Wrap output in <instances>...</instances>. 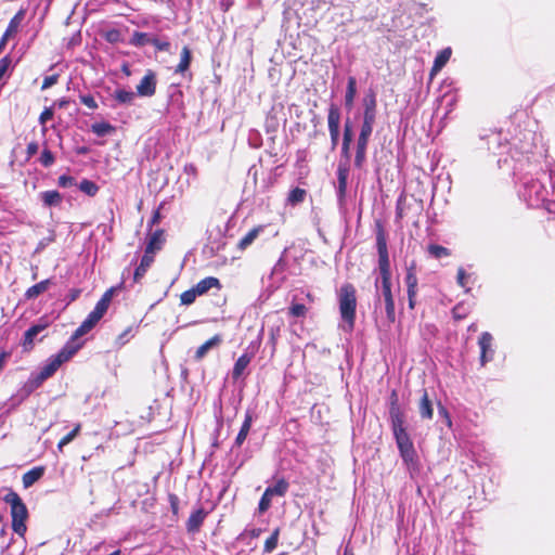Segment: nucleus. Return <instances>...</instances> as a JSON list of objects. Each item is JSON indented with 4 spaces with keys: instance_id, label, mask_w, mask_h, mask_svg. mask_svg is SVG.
I'll return each mask as SVG.
<instances>
[{
    "instance_id": "1",
    "label": "nucleus",
    "mask_w": 555,
    "mask_h": 555,
    "mask_svg": "<svg viewBox=\"0 0 555 555\" xmlns=\"http://www.w3.org/2000/svg\"><path fill=\"white\" fill-rule=\"evenodd\" d=\"M376 249L380 274V292L385 304L386 317L390 324L396 321L395 299L391 292V269L387 246V233L382 220H375Z\"/></svg>"
},
{
    "instance_id": "2",
    "label": "nucleus",
    "mask_w": 555,
    "mask_h": 555,
    "mask_svg": "<svg viewBox=\"0 0 555 555\" xmlns=\"http://www.w3.org/2000/svg\"><path fill=\"white\" fill-rule=\"evenodd\" d=\"M338 305L343 330L350 333L354 328L357 314V289L353 284L345 283L338 291Z\"/></svg>"
},
{
    "instance_id": "3",
    "label": "nucleus",
    "mask_w": 555,
    "mask_h": 555,
    "mask_svg": "<svg viewBox=\"0 0 555 555\" xmlns=\"http://www.w3.org/2000/svg\"><path fill=\"white\" fill-rule=\"evenodd\" d=\"M114 295V288L111 287L102 295L100 300L95 304L93 310L87 315L81 324L75 330L74 338H80L83 335L91 332L96 324L101 321L104 314L107 312Z\"/></svg>"
},
{
    "instance_id": "4",
    "label": "nucleus",
    "mask_w": 555,
    "mask_h": 555,
    "mask_svg": "<svg viewBox=\"0 0 555 555\" xmlns=\"http://www.w3.org/2000/svg\"><path fill=\"white\" fill-rule=\"evenodd\" d=\"M3 500L11 507L13 531L20 537H24L27 530L26 520L28 518V511L25 503L15 491L7 493Z\"/></svg>"
},
{
    "instance_id": "5",
    "label": "nucleus",
    "mask_w": 555,
    "mask_h": 555,
    "mask_svg": "<svg viewBox=\"0 0 555 555\" xmlns=\"http://www.w3.org/2000/svg\"><path fill=\"white\" fill-rule=\"evenodd\" d=\"M391 429L403 462L408 465L415 464L417 454L413 441L406 431L405 421L391 424Z\"/></svg>"
},
{
    "instance_id": "6",
    "label": "nucleus",
    "mask_w": 555,
    "mask_h": 555,
    "mask_svg": "<svg viewBox=\"0 0 555 555\" xmlns=\"http://www.w3.org/2000/svg\"><path fill=\"white\" fill-rule=\"evenodd\" d=\"M50 326V322L42 317L38 322L31 325L25 333L21 343L23 352H30L35 347V338Z\"/></svg>"
},
{
    "instance_id": "7",
    "label": "nucleus",
    "mask_w": 555,
    "mask_h": 555,
    "mask_svg": "<svg viewBox=\"0 0 555 555\" xmlns=\"http://www.w3.org/2000/svg\"><path fill=\"white\" fill-rule=\"evenodd\" d=\"M327 126L331 135V146L335 150L339 140L340 111L336 104H331L327 114Z\"/></svg>"
},
{
    "instance_id": "8",
    "label": "nucleus",
    "mask_w": 555,
    "mask_h": 555,
    "mask_svg": "<svg viewBox=\"0 0 555 555\" xmlns=\"http://www.w3.org/2000/svg\"><path fill=\"white\" fill-rule=\"evenodd\" d=\"M156 74L149 69L137 86V93L140 96H153L156 93Z\"/></svg>"
},
{
    "instance_id": "9",
    "label": "nucleus",
    "mask_w": 555,
    "mask_h": 555,
    "mask_svg": "<svg viewBox=\"0 0 555 555\" xmlns=\"http://www.w3.org/2000/svg\"><path fill=\"white\" fill-rule=\"evenodd\" d=\"M493 337L489 332H483L479 336L478 345L480 348V363L485 365L493 359L494 350L492 349Z\"/></svg>"
},
{
    "instance_id": "10",
    "label": "nucleus",
    "mask_w": 555,
    "mask_h": 555,
    "mask_svg": "<svg viewBox=\"0 0 555 555\" xmlns=\"http://www.w3.org/2000/svg\"><path fill=\"white\" fill-rule=\"evenodd\" d=\"M79 338H74V334L69 340L62 347V349L54 354L62 363L69 361L83 346L82 341H78Z\"/></svg>"
},
{
    "instance_id": "11",
    "label": "nucleus",
    "mask_w": 555,
    "mask_h": 555,
    "mask_svg": "<svg viewBox=\"0 0 555 555\" xmlns=\"http://www.w3.org/2000/svg\"><path fill=\"white\" fill-rule=\"evenodd\" d=\"M209 512L205 511L203 507L192 512L185 522L186 531L192 534L199 532Z\"/></svg>"
},
{
    "instance_id": "12",
    "label": "nucleus",
    "mask_w": 555,
    "mask_h": 555,
    "mask_svg": "<svg viewBox=\"0 0 555 555\" xmlns=\"http://www.w3.org/2000/svg\"><path fill=\"white\" fill-rule=\"evenodd\" d=\"M389 418L390 424L405 421V414L399 404V397L396 389L391 391L389 397Z\"/></svg>"
},
{
    "instance_id": "13",
    "label": "nucleus",
    "mask_w": 555,
    "mask_h": 555,
    "mask_svg": "<svg viewBox=\"0 0 555 555\" xmlns=\"http://www.w3.org/2000/svg\"><path fill=\"white\" fill-rule=\"evenodd\" d=\"M165 242V231L163 229H156L149 235V240L145 246L146 254L155 255L157 251L163 249Z\"/></svg>"
},
{
    "instance_id": "14",
    "label": "nucleus",
    "mask_w": 555,
    "mask_h": 555,
    "mask_svg": "<svg viewBox=\"0 0 555 555\" xmlns=\"http://www.w3.org/2000/svg\"><path fill=\"white\" fill-rule=\"evenodd\" d=\"M155 261V255L153 254H146V250H144V255L141 258V261L139 266L135 268L133 273V282L140 283L141 280L146 274L147 270L151 268L153 262Z\"/></svg>"
},
{
    "instance_id": "15",
    "label": "nucleus",
    "mask_w": 555,
    "mask_h": 555,
    "mask_svg": "<svg viewBox=\"0 0 555 555\" xmlns=\"http://www.w3.org/2000/svg\"><path fill=\"white\" fill-rule=\"evenodd\" d=\"M266 225L258 224L250 229L238 242L236 248L240 251L246 250L259 236L260 233L264 231Z\"/></svg>"
},
{
    "instance_id": "16",
    "label": "nucleus",
    "mask_w": 555,
    "mask_h": 555,
    "mask_svg": "<svg viewBox=\"0 0 555 555\" xmlns=\"http://www.w3.org/2000/svg\"><path fill=\"white\" fill-rule=\"evenodd\" d=\"M418 412L422 420H431L434 416L433 400L429 398L425 388L422 389V396L418 402Z\"/></svg>"
},
{
    "instance_id": "17",
    "label": "nucleus",
    "mask_w": 555,
    "mask_h": 555,
    "mask_svg": "<svg viewBox=\"0 0 555 555\" xmlns=\"http://www.w3.org/2000/svg\"><path fill=\"white\" fill-rule=\"evenodd\" d=\"M349 175V168L346 164H339L337 168V195L340 202H344L347 192V180Z\"/></svg>"
},
{
    "instance_id": "18",
    "label": "nucleus",
    "mask_w": 555,
    "mask_h": 555,
    "mask_svg": "<svg viewBox=\"0 0 555 555\" xmlns=\"http://www.w3.org/2000/svg\"><path fill=\"white\" fill-rule=\"evenodd\" d=\"M198 294V296H203L207 294L211 288H217L220 291L222 288V284L218 278L207 276L201 280L195 286H193Z\"/></svg>"
},
{
    "instance_id": "19",
    "label": "nucleus",
    "mask_w": 555,
    "mask_h": 555,
    "mask_svg": "<svg viewBox=\"0 0 555 555\" xmlns=\"http://www.w3.org/2000/svg\"><path fill=\"white\" fill-rule=\"evenodd\" d=\"M221 341L222 337L219 334L212 336L196 349L194 359L196 361H201L206 356L209 349L219 346Z\"/></svg>"
},
{
    "instance_id": "20",
    "label": "nucleus",
    "mask_w": 555,
    "mask_h": 555,
    "mask_svg": "<svg viewBox=\"0 0 555 555\" xmlns=\"http://www.w3.org/2000/svg\"><path fill=\"white\" fill-rule=\"evenodd\" d=\"M451 54V48H446L437 54L430 70L431 76L436 75L444 67V65L449 62Z\"/></svg>"
},
{
    "instance_id": "21",
    "label": "nucleus",
    "mask_w": 555,
    "mask_h": 555,
    "mask_svg": "<svg viewBox=\"0 0 555 555\" xmlns=\"http://www.w3.org/2000/svg\"><path fill=\"white\" fill-rule=\"evenodd\" d=\"M253 359V354L243 353L234 363L232 370V378L237 380L244 373L245 369L248 366Z\"/></svg>"
},
{
    "instance_id": "22",
    "label": "nucleus",
    "mask_w": 555,
    "mask_h": 555,
    "mask_svg": "<svg viewBox=\"0 0 555 555\" xmlns=\"http://www.w3.org/2000/svg\"><path fill=\"white\" fill-rule=\"evenodd\" d=\"M357 95V79L353 76L348 77L347 88L345 94V106L347 109H351L354 104V99Z\"/></svg>"
},
{
    "instance_id": "23",
    "label": "nucleus",
    "mask_w": 555,
    "mask_h": 555,
    "mask_svg": "<svg viewBox=\"0 0 555 555\" xmlns=\"http://www.w3.org/2000/svg\"><path fill=\"white\" fill-rule=\"evenodd\" d=\"M43 474H44V467H42V466H37V467H34V468L29 469L28 472H26L22 477L24 488L31 487L35 482H37L43 476Z\"/></svg>"
},
{
    "instance_id": "24",
    "label": "nucleus",
    "mask_w": 555,
    "mask_h": 555,
    "mask_svg": "<svg viewBox=\"0 0 555 555\" xmlns=\"http://www.w3.org/2000/svg\"><path fill=\"white\" fill-rule=\"evenodd\" d=\"M25 17V11L20 10L9 22V25L3 33L4 36L11 38L18 33L20 26Z\"/></svg>"
},
{
    "instance_id": "25",
    "label": "nucleus",
    "mask_w": 555,
    "mask_h": 555,
    "mask_svg": "<svg viewBox=\"0 0 555 555\" xmlns=\"http://www.w3.org/2000/svg\"><path fill=\"white\" fill-rule=\"evenodd\" d=\"M192 62V52L188 46H184L181 50L180 62L176 66L175 73L184 74L191 65Z\"/></svg>"
},
{
    "instance_id": "26",
    "label": "nucleus",
    "mask_w": 555,
    "mask_h": 555,
    "mask_svg": "<svg viewBox=\"0 0 555 555\" xmlns=\"http://www.w3.org/2000/svg\"><path fill=\"white\" fill-rule=\"evenodd\" d=\"M50 285H51L50 279L40 281L39 283L27 288V291L25 292V298L28 300L37 298L38 296L43 294L49 288Z\"/></svg>"
},
{
    "instance_id": "27",
    "label": "nucleus",
    "mask_w": 555,
    "mask_h": 555,
    "mask_svg": "<svg viewBox=\"0 0 555 555\" xmlns=\"http://www.w3.org/2000/svg\"><path fill=\"white\" fill-rule=\"evenodd\" d=\"M251 424H253V415L250 412H247L245 414V418L241 426V429L235 438V444L237 447H241L244 443V441L246 440L248 433L250 430Z\"/></svg>"
},
{
    "instance_id": "28",
    "label": "nucleus",
    "mask_w": 555,
    "mask_h": 555,
    "mask_svg": "<svg viewBox=\"0 0 555 555\" xmlns=\"http://www.w3.org/2000/svg\"><path fill=\"white\" fill-rule=\"evenodd\" d=\"M405 284H406V292H417V275H416V263L412 262L406 268V274H405Z\"/></svg>"
},
{
    "instance_id": "29",
    "label": "nucleus",
    "mask_w": 555,
    "mask_h": 555,
    "mask_svg": "<svg viewBox=\"0 0 555 555\" xmlns=\"http://www.w3.org/2000/svg\"><path fill=\"white\" fill-rule=\"evenodd\" d=\"M307 195L308 192L305 189L298 186L294 188L293 190L289 191L287 195L286 204L294 207L298 204L304 203Z\"/></svg>"
},
{
    "instance_id": "30",
    "label": "nucleus",
    "mask_w": 555,
    "mask_h": 555,
    "mask_svg": "<svg viewBox=\"0 0 555 555\" xmlns=\"http://www.w3.org/2000/svg\"><path fill=\"white\" fill-rule=\"evenodd\" d=\"M352 142V128L349 121L345 124L344 127V135H343V144H341V154L347 159L350 157V144Z\"/></svg>"
},
{
    "instance_id": "31",
    "label": "nucleus",
    "mask_w": 555,
    "mask_h": 555,
    "mask_svg": "<svg viewBox=\"0 0 555 555\" xmlns=\"http://www.w3.org/2000/svg\"><path fill=\"white\" fill-rule=\"evenodd\" d=\"M41 199L44 206H59L62 203V195L56 190L46 191L41 193Z\"/></svg>"
},
{
    "instance_id": "32",
    "label": "nucleus",
    "mask_w": 555,
    "mask_h": 555,
    "mask_svg": "<svg viewBox=\"0 0 555 555\" xmlns=\"http://www.w3.org/2000/svg\"><path fill=\"white\" fill-rule=\"evenodd\" d=\"M363 112H377V95L373 89H369L363 100Z\"/></svg>"
},
{
    "instance_id": "33",
    "label": "nucleus",
    "mask_w": 555,
    "mask_h": 555,
    "mask_svg": "<svg viewBox=\"0 0 555 555\" xmlns=\"http://www.w3.org/2000/svg\"><path fill=\"white\" fill-rule=\"evenodd\" d=\"M308 307L304 304H299L296 301L295 298H293L291 306L288 307V315L296 319H304L307 317L308 313Z\"/></svg>"
},
{
    "instance_id": "34",
    "label": "nucleus",
    "mask_w": 555,
    "mask_h": 555,
    "mask_svg": "<svg viewBox=\"0 0 555 555\" xmlns=\"http://www.w3.org/2000/svg\"><path fill=\"white\" fill-rule=\"evenodd\" d=\"M153 37L154 36H151L147 33L134 31L129 43L134 47H144L146 44H152Z\"/></svg>"
},
{
    "instance_id": "35",
    "label": "nucleus",
    "mask_w": 555,
    "mask_h": 555,
    "mask_svg": "<svg viewBox=\"0 0 555 555\" xmlns=\"http://www.w3.org/2000/svg\"><path fill=\"white\" fill-rule=\"evenodd\" d=\"M63 363L55 356L49 358L47 364L41 367L40 372L47 377L50 378L55 374V372L60 369Z\"/></svg>"
},
{
    "instance_id": "36",
    "label": "nucleus",
    "mask_w": 555,
    "mask_h": 555,
    "mask_svg": "<svg viewBox=\"0 0 555 555\" xmlns=\"http://www.w3.org/2000/svg\"><path fill=\"white\" fill-rule=\"evenodd\" d=\"M115 130L116 128L106 121L95 122L91 126V131L98 137H104L106 134L115 132Z\"/></svg>"
},
{
    "instance_id": "37",
    "label": "nucleus",
    "mask_w": 555,
    "mask_h": 555,
    "mask_svg": "<svg viewBox=\"0 0 555 555\" xmlns=\"http://www.w3.org/2000/svg\"><path fill=\"white\" fill-rule=\"evenodd\" d=\"M428 254L435 259H440L451 256V250L444 246L438 244H429L427 246Z\"/></svg>"
},
{
    "instance_id": "38",
    "label": "nucleus",
    "mask_w": 555,
    "mask_h": 555,
    "mask_svg": "<svg viewBox=\"0 0 555 555\" xmlns=\"http://www.w3.org/2000/svg\"><path fill=\"white\" fill-rule=\"evenodd\" d=\"M81 430V424L77 423L74 428L66 434L57 443V450L62 452L63 448L67 446L69 442H72L80 433Z\"/></svg>"
},
{
    "instance_id": "39",
    "label": "nucleus",
    "mask_w": 555,
    "mask_h": 555,
    "mask_svg": "<svg viewBox=\"0 0 555 555\" xmlns=\"http://www.w3.org/2000/svg\"><path fill=\"white\" fill-rule=\"evenodd\" d=\"M366 143L357 142L356 156H354V166L361 169L366 159Z\"/></svg>"
},
{
    "instance_id": "40",
    "label": "nucleus",
    "mask_w": 555,
    "mask_h": 555,
    "mask_svg": "<svg viewBox=\"0 0 555 555\" xmlns=\"http://www.w3.org/2000/svg\"><path fill=\"white\" fill-rule=\"evenodd\" d=\"M280 528H275L271 535L264 541V545H263V552L264 553H272L276 546H278V543H279V538H280Z\"/></svg>"
},
{
    "instance_id": "41",
    "label": "nucleus",
    "mask_w": 555,
    "mask_h": 555,
    "mask_svg": "<svg viewBox=\"0 0 555 555\" xmlns=\"http://www.w3.org/2000/svg\"><path fill=\"white\" fill-rule=\"evenodd\" d=\"M288 482L281 478L279 479L273 487H268L267 490L274 496H284L288 490Z\"/></svg>"
},
{
    "instance_id": "42",
    "label": "nucleus",
    "mask_w": 555,
    "mask_h": 555,
    "mask_svg": "<svg viewBox=\"0 0 555 555\" xmlns=\"http://www.w3.org/2000/svg\"><path fill=\"white\" fill-rule=\"evenodd\" d=\"M134 98H135V94L132 91L117 89L114 92V99L120 104H132Z\"/></svg>"
},
{
    "instance_id": "43",
    "label": "nucleus",
    "mask_w": 555,
    "mask_h": 555,
    "mask_svg": "<svg viewBox=\"0 0 555 555\" xmlns=\"http://www.w3.org/2000/svg\"><path fill=\"white\" fill-rule=\"evenodd\" d=\"M470 313L469 307L464 302H459L452 308V315L455 321H462Z\"/></svg>"
},
{
    "instance_id": "44",
    "label": "nucleus",
    "mask_w": 555,
    "mask_h": 555,
    "mask_svg": "<svg viewBox=\"0 0 555 555\" xmlns=\"http://www.w3.org/2000/svg\"><path fill=\"white\" fill-rule=\"evenodd\" d=\"M78 188L89 196H95L100 190L99 185L89 179L81 180Z\"/></svg>"
},
{
    "instance_id": "45",
    "label": "nucleus",
    "mask_w": 555,
    "mask_h": 555,
    "mask_svg": "<svg viewBox=\"0 0 555 555\" xmlns=\"http://www.w3.org/2000/svg\"><path fill=\"white\" fill-rule=\"evenodd\" d=\"M197 296H198V294L196 293L195 288L192 287V288L181 293L180 302H181V305L190 306L195 301Z\"/></svg>"
},
{
    "instance_id": "46",
    "label": "nucleus",
    "mask_w": 555,
    "mask_h": 555,
    "mask_svg": "<svg viewBox=\"0 0 555 555\" xmlns=\"http://www.w3.org/2000/svg\"><path fill=\"white\" fill-rule=\"evenodd\" d=\"M39 162L43 167L48 168L54 164L55 156L49 149L46 147L41 152Z\"/></svg>"
},
{
    "instance_id": "47",
    "label": "nucleus",
    "mask_w": 555,
    "mask_h": 555,
    "mask_svg": "<svg viewBox=\"0 0 555 555\" xmlns=\"http://www.w3.org/2000/svg\"><path fill=\"white\" fill-rule=\"evenodd\" d=\"M272 496L273 495L266 489L258 504L259 513L262 514L270 508Z\"/></svg>"
},
{
    "instance_id": "48",
    "label": "nucleus",
    "mask_w": 555,
    "mask_h": 555,
    "mask_svg": "<svg viewBox=\"0 0 555 555\" xmlns=\"http://www.w3.org/2000/svg\"><path fill=\"white\" fill-rule=\"evenodd\" d=\"M372 132H373V127L372 126L369 127V125L362 122L357 142L369 144L370 137H371Z\"/></svg>"
},
{
    "instance_id": "49",
    "label": "nucleus",
    "mask_w": 555,
    "mask_h": 555,
    "mask_svg": "<svg viewBox=\"0 0 555 555\" xmlns=\"http://www.w3.org/2000/svg\"><path fill=\"white\" fill-rule=\"evenodd\" d=\"M152 44L159 52H170L171 44L168 40H160L157 37H153Z\"/></svg>"
},
{
    "instance_id": "50",
    "label": "nucleus",
    "mask_w": 555,
    "mask_h": 555,
    "mask_svg": "<svg viewBox=\"0 0 555 555\" xmlns=\"http://www.w3.org/2000/svg\"><path fill=\"white\" fill-rule=\"evenodd\" d=\"M79 100L83 105H86L88 108L92 111L98 108V103L94 96L91 94H80Z\"/></svg>"
},
{
    "instance_id": "51",
    "label": "nucleus",
    "mask_w": 555,
    "mask_h": 555,
    "mask_svg": "<svg viewBox=\"0 0 555 555\" xmlns=\"http://www.w3.org/2000/svg\"><path fill=\"white\" fill-rule=\"evenodd\" d=\"M12 64V59L10 55H5L0 60V80L7 74L8 69Z\"/></svg>"
},
{
    "instance_id": "52",
    "label": "nucleus",
    "mask_w": 555,
    "mask_h": 555,
    "mask_svg": "<svg viewBox=\"0 0 555 555\" xmlns=\"http://www.w3.org/2000/svg\"><path fill=\"white\" fill-rule=\"evenodd\" d=\"M168 501L173 516L179 515V498L175 493H169Z\"/></svg>"
},
{
    "instance_id": "53",
    "label": "nucleus",
    "mask_w": 555,
    "mask_h": 555,
    "mask_svg": "<svg viewBox=\"0 0 555 555\" xmlns=\"http://www.w3.org/2000/svg\"><path fill=\"white\" fill-rule=\"evenodd\" d=\"M54 112L53 107H46L40 116H39V122L44 126L49 120L53 118Z\"/></svg>"
},
{
    "instance_id": "54",
    "label": "nucleus",
    "mask_w": 555,
    "mask_h": 555,
    "mask_svg": "<svg viewBox=\"0 0 555 555\" xmlns=\"http://www.w3.org/2000/svg\"><path fill=\"white\" fill-rule=\"evenodd\" d=\"M59 78H60L59 74H53V75L44 77V79L42 81L41 89L46 90V89L56 85L59 81Z\"/></svg>"
},
{
    "instance_id": "55",
    "label": "nucleus",
    "mask_w": 555,
    "mask_h": 555,
    "mask_svg": "<svg viewBox=\"0 0 555 555\" xmlns=\"http://www.w3.org/2000/svg\"><path fill=\"white\" fill-rule=\"evenodd\" d=\"M57 183L62 188H70L75 184V179L72 176L62 175L59 177Z\"/></svg>"
},
{
    "instance_id": "56",
    "label": "nucleus",
    "mask_w": 555,
    "mask_h": 555,
    "mask_svg": "<svg viewBox=\"0 0 555 555\" xmlns=\"http://www.w3.org/2000/svg\"><path fill=\"white\" fill-rule=\"evenodd\" d=\"M47 379L48 378L41 372H39L34 378L29 380L30 388L36 389L40 387Z\"/></svg>"
},
{
    "instance_id": "57",
    "label": "nucleus",
    "mask_w": 555,
    "mask_h": 555,
    "mask_svg": "<svg viewBox=\"0 0 555 555\" xmlns=\"http://www.w3.org/2000/svg\"><path fill=\"white\" fill-rule=\"evenodd\" d=\"M132 333V326L127 327L121 334L118 335L116 344L124 346L129 340V335Z\"/></svg>"
},
{
    "instance_id": "58",
    "label": "nucleus",
    "mask_w": 555,
    "mask_h": 555,
    "mask_svg": "<svg viewBox=\"0 0 555 555\" xmlns=\"http://www.w3.org/2000/svg\"><path fill=\"white\" fill-rule=\"evenodd\" d=\"M377 112H363V121L364 124L374 127L376 121Z\"/></svg>"
},
{
    "instance_id": "59",
    "label": "nucleus",
    "mask_w": 555,
    "mask_h": 555,
    "mask_svg": "<svg viewBox=\"0 0 555 555\" xmlns=\"http://www.w3.org/2000/svg\"><path fill=\"white\" fill-rule=\"evenodd\" d=\"M163 207V205H160L152 215V218L150 219L149 223H147V227H149V230H151L155 224L159 223L160 219H162V215H160V208Z\"/></svg>"
},
{
    "instance_id": "60",
    "label": "nucleus",
    "mask_w": 555,
    "mask_h": 555,
    "mask_svg": "<svg viewBox=\"0 0 555 555\" xmlns=\"http://www.w3.org/2000/svg\"><path fill=\"white\" fill-rule=\"evenodd\" d=\"M279 336H280V328L279 327L270 330L269 340H270V344L272 346L273 351H275V347H276V344H278Z\"/></svg>"
},
{
    "instance_id": "61",
    "label": "nucleus",
    "mask_w": 555,
    "mask_h": 555,
    "mask_svg": "<svg viewBox=\"0 0 555 555\" xmlns=\"http://www.w3.org/2000/svg\"><path fill=\"white\" fill-rule=\"evenodd\" d=\"M39 150V145L36 141L28 143L26 149L27 159H30L35 154H37Z\"/></svg>"
},
{
    "instance_id": "62",
    "label": "nucleus",
    "mask_w": 555,
    "mask_h": 555,
    "mask_svg": "<svg viewBox=\"0 0 555 555\" xmlns=\"http://www.w3.org/2000/svg\"><path fill=\"white\" fill-rule=\"evenodd\" d=\"M80 294H81L80 288L69 289L68 295H67V299H68L67 304H72V302L76 301L79 298Z\"/></svg>"
},
{
    "instance_id": "63",
    "label": "nucleus",
    "mask_w": 555,
    "mask_h": 555,
    "mask_svg": "<svg viewBox=\"0 0 555 555\" xmlns=\"http://www.w3.org/2000/svg\"><path fill=\"white\" fill-rule=\"evenodd\" d=\"M456 281L461 287L466 286V272L463 268H459L457 274H456Z\"/></svg>"
},
{
    "instance_id": "64",
    "label": "nucleus",
    "mask_w": 555,
    "mask_h": 555,
    "mask_svg": "<svg viewBox=\"0 0 555 555\" xmlns=\"http://www.w3.org/2000/svg\"><path fill=\"white\" fill-rule=\"evenodd\" d=\"M119 37H120V33L119 30L117 29H113V30H109L107 34H106V39L109 41V42H116L119 40Z\"/></svg>"
}]
</instances>
